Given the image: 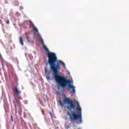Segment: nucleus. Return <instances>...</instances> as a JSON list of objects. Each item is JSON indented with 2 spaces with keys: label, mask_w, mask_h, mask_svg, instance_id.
<instances>
[{
  "label": "nucleus",
  "mask_w": 129,
  "mask_h": 129,
  "mask_svg": "<svg viewBox=\"0 0 129 129\" xmlns=\"http://www.w3.org/2000/svg\"><path fill=\"white\" fill-rule=\"evenodd\" d=\"M14 105L15 108V110L21 109V103H19L17 100L16 101V102L14 103Z\"/></svg>",
  "instance_id": "obj_4"
},
{
  "label": "nucleus",
  "mask_w": 129,
  "mask_h": 129,
  "mask_svg": "<svg viewBox=\"0 0 129 129\" xmlns=\"http://www.w3.org/2000/svg\"><path fill=\"white\" fill-rule=\"evenodd\" d=\"M19 41L21 45L24 46V40L22 37H20Z\"/></svg>",
  "instance_id": "obj_6"
},
{
  "label": "nucleus",
  "mask_w": 129,
  "mask_h": 129,
  "mask_svg": "<svg viewBox=\"0 0 129 129\" xmlns=\"http://www.w3.org/2000/svg\"><path fill=\"white\" fill-rule=\"evenodd\" d=\"M3 69L4 70V68H3Z\"/></svg>",
  "instance_id": "obj_16"
},
{
  "label": "nucleus",
  "mask_w": 129,
  "mask_h": 129,
  "mask_svg": "<svg viewBox=\"0 0 129 129\" xmlns=\"http://www.w3.org/2000/svg\"><path fill=\"white\" fill-rule=\"evenodd\" d=\"M77 113L72 111L71 113L69 111H67V114L70 116V121H79V124H82L83 122V116L82 113V108L78 102H77V107L76 109Z\"/></svg>",
  "instance_id": "obj_2"
},
{
  "label": "nucleus",
  "mask_w": 129,
  "mask_h": 129,
  "mask_svg": "<svg viewBox=\"0 0 129 129\" xmlns=\"http://www.w3.org/2000/svg\"><path fill=\"white\" fill-rule=\"evenodd\" d=\"M2 66H3V63H2Z\"/></svg>",
  "instance_id": "obj_15"
},
{
  "label": "nucleus",
  "mask_w": 129,
  "mask_h": 129,
  "mask_svg": "<svg viewBox=\"0 0 129 129\" xmlns=\"http://www.w3.org/2000/svg\"><path fill=\"white\" fill-rule=\"evenodd\" d=\"M31 27L34 31L36 32L35 36L38 39L41 40V43L42 47L44 50L47 52V55L48 58L47 62L50 67V70L53 73L52 75L54 76V80L56 82L57 88L58 89L59 87L64 88L68 86L69 90H72L73 93H76V87L71 85L72 83V81L68 80L64 76L58 75L59 73L58 70L60 69V65H62L65 68L66 64L64 62L61 60H58L55 53L50 52L48 48L44 44V40L39 33L38 29L33 24H31Z\"/></svg>",
  "instance_id": "obj_1"
},
{
  "label": "nucleus",
  "mask_w": 129,
  "mask_h": 129,
  "mask_svg": "<svg viewBox=\"0 0 129 129\" xmlns=\"http://www.w3.org/2000/svg\"><path fill=\"white\" fill-rule=\"evenodd\" d=\"M14 91H15V92L16 95H17V96H19V95H20V94L21 93V91H19V90L18 89L17 87H15V88H14Z\"/></svg>",
  "instance_id": "obj_5"
},
{
  "label": "nucleus",
  "mask_w": 129,
  "mask_h": 129,
  "mask_svg": "<svg viewBox=\"0 0 129 129\" xmlns=\"http://www.w3.org/2000/svg\"><path fill=\"white\" fill-rule=\"evenodd\" d=\"M47 70H46V69H45V74H46V73H47Z\"/></svg>",
  "instance_id": "obj_11"
},
{
  "label": "nucleus",
  "mask_w": 129,
  "mask_h": 129,
  "mask_svg": "<svg viewBox=\"0 0 129 129\" xmlns=\"http://www.w3.org/2000/svg\"><path fill=\"white\" fill-rule=\"evenodd\" d=\"M50 115H51V117H52V114L51 112H50Z\"/></svg>",
  "instance_id": "obj_12"
},
{
  "label": "nucleus",
  "mask_w": 129,
  "mask_h": 129,
  "mask_svg": "<svg viewBox=\"0 0 129 129\" xmlns=\"http://www.w3.org/2000/svg\"><path fill=\"white\" fill-rule=\"evenodd\" d=\"M7 25H9L10 24V21H9V20H7Z\"/></svg>",
  "instance_id": "obj_9"
},
{
  "label": "nucleus",
  "mask_w": 129,
  "mask_h": 129,
  "mask_svg": "<svg viewBox=\"0 0 129 129\" xmlns=\"http://www.w3.org/2000/svg\"><path fill=\"white\" fill-rule=\"evenodd\" d=\"M58 102L61 107H63L65 104H68L67 108L68 110H75V109L76 105L73 101L70 98H65L63 100V102L60 100H59Z\"/></svg>",
  "instance_id": "obj_3"
},
{
  "label": "nucleus",
  "mask_w": 129,
  "mask_h": 129,
  "mask_svg": "<svg viewBox=\"0 0 129 129\" xmlns=\"http://www.w3.org/2000/svg\"><path fill=\"white\" fill-rule=\"evenodd\" d=\"M25 36H26V38L27 40V41L28 42H30L31 41H30V37L28 36V33H27V32H25Z\"/></svg>",
  "instance_id": "obj_7"
},
{
  "label": "nucleus",
  "mask_w": 129,
  "mask_h": 129,
  "mask_svg": "<svg viewBox=\"0 0 129 129\" xmlns=\"http://www.w3.org/2000/svg\"><path fill=\"white\" fill-rule=\"evenodd\" d=\"M46 79L47 80H51V78L49 76V74H48L47 76H46Z\"/></svg>",
  "instance_id": "obj_8"
},
{
  "label": "nucleus",
  "mask_w": 129,
  "mask_h": 129,
  "mask_svg": "<svg viewBox=\"0 0 129 129\" xmlns=\"http://www.w3.org/2000/svg\"><path fill=\"white\" fill-rule=\"evenodd\" d=\"M11 118L12 121L13 122V121H14V120H13V116H11Z\"/></svg>",
  "instance_id": "obj_10"
},
{
  "label": "nucleus",
  "mask_w": 129,
  "mask_h": 129,
  "mask_svg": "<svg viewBox=\"0 0 129 129\" xmlns=\"http://www.w3.org/2000/svg\"><path fill=\"white\" fill-rule=\"evenodd\" d=\"M69 126H68L67 127V128H69Z\"/></svg>",
  "instance_id": "obj_13"
},
{
  "label": "nucleus",
  "mask_w": 129,
  "mask_h": 129,
  "mask_svg": "<svg viewBox=\"0 0 129 129\" xmlns=\"http://www.w3.org/2000/svg\"><path fill=\"white\" fill-rule=\"evenodd\" d=\"M2 56V55H1V54H0V57H1Z\"/></svg>",
  "instance_id": "obj_14"
}]
</instances>
